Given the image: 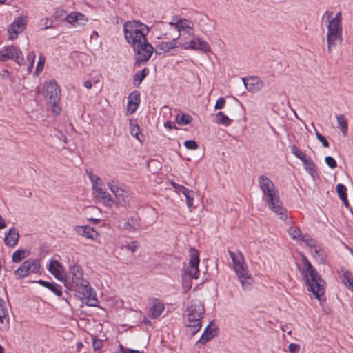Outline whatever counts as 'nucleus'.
Segmentation results:
<instances>
[{
    "label": "nucleus",
    "instance_id": "1",
    "mask_svg": "<svg viewBox=\"0 0 353 353\" xmlns=\"http://www.w3.org/2000/svg\"><path fill=\"white\" fill-rule=\"evenodd\" d=\"M260 189L263 192V198L268 205L269 208L274 213L280 215L281 219L287 218V210L283 207L279 192L274 184L270 178L265 175L259 177Z\"/></svg>",
    "mask_w": 353,
    "mask_h": 353
},
{
    "label": "nucleus",
    "instance_id": "2",
    "mask_svg": "<svg viewBox=\"0 0 353 353\" xmlns=\"http://www.w3.org/2000/svg\"><path fill=\"white\" fill-rule=\"evenodd\" d=\"M302 262L305 269L301 270V274L305 281L307 289L313 293L315 297L320 301L323 300L325 294V281L313 267L306 256H302Z\"/></svg>",
    "mask_w": 353,
    "mask_h": 353
},
{
    "label": "nucleus",
    "instance_id": "3",
    "mask_svg": "<svg viewBox=\"0 0 353 353\" xmlns=\"http://www.w3.org/2000/svg\"><path fill=\"white\" fill-rule=\"evenodd\" d=\"M123 33L127 43L131 46L147 39L150 28L139 20L126 21L123 26Z\"/></svg>",
    "mask_w": 353,
    "mask_h": 353
},
{
    "label": "nucleus",
    "instance_id": "4",
    "mask_svg": "<svg viewBox=\"0 0 353 353\" xmlns=\"http://www.w3.org/2000/svg\"><path fill=\"white\" fill-rule=\"evenodd\" d=\"M205 312V308L201 301L194 300L191 301L187 307V319L185 322V326L189 329L191 336L195 335L201 328V319Z\"/></svg>",
    "mask_w": 353,
    "mask_h": 353
},
{
    "label": "nucleus",
    "instance_id": "5",
    "mask_svg": "<svg viewBox=\"0 0 353 353\" xmlns=\"http://www.w3.org/2000/svg\"><path fill=\"white\" fill-rule=\"evenodd\" d=\"M341 12H339L336 14L335 17L328 21L327 25V41L329 52H331V49L335 47L338 42H341L343 28L341 26Z\"/></svg>",
    "mask_w": 353,
    "mask_h": 353
},
{
    "label": "nucleus",
    "instance_id": "6",
    "mask_svg": "<svg viewBox=\"0 0 353 353\" xmlns=\"http://www.w3.org/2000/svg\"><path fill=\"white\" fill-rule=\"evenodd\" d=\"M70 289L76 292L83 303L90 307L97 306L99 301L97 299L96 292L87 280L85 279L82 282L70 286Z\"/></svg>",
    "mask_w": 353,
    "mask_h": 353
},
{
    "label": "nucleus",
    "instance_id": "7",
    "mask_svg": "<svg viewBox=\"0 0 353 353\" xmlns=\"http://www.w3.org/2000/svg\"><path fill=\"white\" fill-rule=\"evenodd\" d=\"M46 99L50 105L52 112L58 115L61 112V108L59 105L61 99V89L54 80H50L47 82L46 85Z\"/></svg>",
    "mask_w": 353,
    "mask_h": 353
},
{
    "label": "nucleus",
    "instance_id": "8",
    "mask_svg": "<svg viewBox=\"0 0 353 353\" xmlns=\"http://www.w3.org/2000/svg\"><path fill=\"white\" fill-rule=\"evenodd\" d=\"M107 185L120 205L123 207L130 206L132 192L125 185L117 181H111L108 182Z\"/></svg>",
    "mask_w": 353,
    "mask_h": 353
},
{
    "label": "nucleus",
    "instance_id": "9",
    "mask_svg": "<svg viewBox=\"0 0 353 353\" xmlns=\"http://www.w3.org/2000/svg\"><path fill=\"white\" fill-rule=\"evenodd\" d=\"M135 57V65L141 66L145 64L154 52V47L148 42V39L131 46Z\"/></svg>",
    "mask_w": 353,
    "mask_h": 353
},
{
    "label": "nucleus",
    "instance_id": "10",
    "mask_svg": "<svg viewBox=\"0 0 353 353\" xmlns=\"http://www.w3.org/2000/svg\"><path fill=\"white\" fill-rule=\"evenodd\" d=\"M8 60H12L19 65H22L25 63L22 51L13 45L6 46L0 50V62Z\"/></svg>",
    "mask_w": 353,
    "mask_h": 353
},
{
    "label": "nucleus",
    "instance_id": "11",
    "mask_svg": "<svg viewBox=\"0 0 353 353\" xmlns=\"http://www.w3.org/2000/svg\"><path fill=\"white\" fill-rule=\"evenodd\" d=\"M41 265L39 261L35 259H28L14 271L17 279H23L31 274L40 272Z\"/></svg>",
    "mask_w": 353,
    "mask_h": 353
},
{
    "label": "nucleus",
    "instance_id": "12",
    "mask_svg": "<svg viewBox=\"0 0 353 353\" xmlns=\"http://www.w3.org/2000/svg\"><path fill=\"white\" fill-rule=\"evenodd\" d=\"M170 27L174 28L178 34H181V40H183L185 34L188 36H194V23L185 19L173 17L172 20L168 23Z\"/></svg>",
    "mask_w": 353,
    "mask_h": 353
},
{
    "label": "nucleus",
    "instance_id": "13",
    "mask_svg": "<svg viewBox=\"0 0 353 353\" xmlns=\"http://www.w3.org/2000/svg\"><path fill=\"white\" fill-rule=\"evenodd\" d=\"M28 17L20 15L17 17L8 28V39L13 40L17 38L26 28L28 23Z\"/></svg>",
    "mask_w": 353,
    "mask_h": 353
},
{
    "label": "nucleus",
    "instance_id": "14",
    "mask_svg": "<svg viewBox=\"0 0 353 353\" xmlns=\"http://www.w3.org/2000/svg\"><path fill=\"white\" fill-rule=\"evenodd\" d=\"M191 37L192 39L190 41L182 42L179 46L185 50H198L204 53L210 51V47L205 40L194 35Z\"/></svg>",
    "mask_w": 353,
    "mask_h": 353
},
{
    "label": "nucleus",
    "instance_id": "15",
    "mask_svg": "<svg viewBox=\"0 0 353 353\" xmlns=\"http://www.w3.org/2000/svg\"><path fill=\"white\" fill-rule=\"evenodd\" d=\"M200 263L199 253L193 248L190 250L189 265L185 268V272L190 277L197 279L199 276V265Z\"/></svg>",
    "mask_w": 353,
    "mask_h": 353
},
{
    "label": "nucleus",
    "instance_id": "16",
    "mask_svg": "<svg viewBox=\"0 0 353 353\" xmlns=\"http://www.w3.org/2000/svg\"><path fill=\"white\" fill-rule=\"evenodd\" d=\"M88 21V17L79 12H71L66 17V23L77 30L83 29Z\"/></svg>",
    "mask_w": 353,
    "mask_h": 353
},
{
    "label": "nucleus",
    "instance_id": "17",
    "mask_svg": "<svg viewBox=\"0 0 353 353\" xmlns=\"http://www.w3.org/2000/svg\"><path fill=\"white\" fill-rule=\"evenodd\" d=\"M228 253L232 259L234 270L236 273L247 270L245 261L241 252L239 250H236L235 252L229 250Z\"/></svg>",
    "mask_w": 353,
    "mask_h": 353
},
{
    "label": "nucleus",
    "instance_id": "18",
    "mask_svg": "<svg viewBox=\"0 0 353 353\" xmlns=\"http://www.w3.org/2000/svg\"><path fill=\"white\" fill-rule=\"evenodd\" d=\"M172 187L175 189L176 192L178 193H182L185 197L186 203L189 208H192L194 205V193L192 190L183 186L181 185L177 184L174 182H172Z\"/></svg>",
    "mask_w": 353,
    "mask_h": 353
},
{
    "label": "nucleus",
    "instance_id": "19",
    "mask_svg": "<svg viewBox=\"0 0 353 353\" xmlns=\"http://www.w3.org/2000/svg\"><path fill=\"white\" fill-rule=\"evenodd\" d=\"M181 34H178L176 37L172 38L171 41L161 42L157 46L156 53L159 54L169 52L171 50L179 46L181 43L178 40L180 39Z\"/></svg>",
    "mask_w": 353,
    "mask_h": 353
},
{
    "label": "nucleus",
    "instance_id": "20",
    "mask_svg": "<svg viewBox=\"0 0 353 353\" xmlns=\"http://www.w3.org/2000/svg\"><path fill=\"white\" fill-rule=\"evenodd\" d=\"M83 275V270L79 265H70L69 268V278L71 279L72 281L69 283L70 285L72 286L85 280Z\"/></svg>",
    "mask_w": 353,
    "mask_h": 353
},
{
    "label": "nucleus",
    "instance_id": "21",
    "mask_svg": "<svg viewBox=\"0 0 353 353\" xmlns=\"http://www.w3.org/2000/svg\"><path fill=\"white\" fill-rule=\"evenodd\" d=\"M48 271L60 281H66V274L64 272L63 267L58 261H51L49 264Z\"/></svg>",
    "mask_w": 353,
    "mask_h": 353
},
{
    "label": "nucleus",
    "instance_id": "22",
    "mask_svg": "<svg viewBox=\"0 0 353 353\" xmlns=\"http://www.w3.org/2000/svg\"><path fill=\"white\" fill-rule=\"evenodd\" d=\"M243 81L246 89L251 92L259 91L263 86L262 80L257 77L243 78Z\"/></svg>",
    "mask_w": 353,
    "mask_h": 353
},
{
    "label": "nucleus",
    "instance_id": "23",
    "mask_svg": "<svg viewBox=\"0 0 353 353\" xmlns=\"http://www.w3.org/2000/svg\"><path fill=\"white\" fill-rule=\"evenodd\" d=\"M9 325V312L5 301L0 298V329L7 330Z\"/></svg>",
    "mask_w": 353,
    "mask_h": 353
},
{
    "label": "nucleus",
    "instance_id": "24",
    "mask_svg": "<svg viewBox=\"0 0 353 353\" xmlns=\"http://www.w3.org/2000/svg\"><path fill=\"white\" fill-rule=\"evenodd\" d=\"M19 234L15 228H11L5 233L4 243L10 248H14L18 243Z\"/></svg>",
    "mask_w": 353,
    "mask_h": 353
},
{
    "label": "nucleus",
    "instance_id": "25",
    "mask_svg": "<svg viewBox=\"0 0 353 353\" xmlns=\"http://www.w3.org/2000/svg\"><path fill=\"white\" fill-rule=\"evenodd\" d=\"M216 330L209 324L205 329L199 340L196 342L197 345H203L216 336Z\"/></svg>",
    "mask_w": 353,
    "mask_h": 353
},
{
    "label": "nucleus",
    "instance_id": "26",
    "mask_svg": "<svg viewBox=\"0 0 353 353\" xmlns=\"http://www.w3.org/2000/svg\"><path fill=\"white\" fill-rule=\"evenodd\" d=\"M75 231L79 235L92 240L96 239L98 236V232L89 226H77Z\"/></svg>",
    "mask_w": 353,
    "mask_h": 353
},
{
    "label": "nucleus",
    "instance_id": "27",
    "mask_svg": "<svg viewBox=\"0 0 353 353\" xmlns=\"http://www.w3.org/2000/svg\"><path fill=\"white\" fill-rule=\"evenodd\" d=\"M243 290H248L253 283L254 279L248 270L236 273Z\"/></svg>",
    "mask_w": 353,
    "mask_h": 353
},
{
    "label": "nucleus",
    "instance_id": "28",
    "mask_svg": "<svg viewBox=\"0 0 353 353\" xmlns=\"http://www.w3.org/2000/svg\"><path fill=\"white\" fill-rule=\"evenodd\" d=\"M164 304L157 299H154L151 307L150 308L149 316L152 319L158 318L164 310Z\"/></svg>",
    "mask_w": 353,
    "mask_h": 353
},
{
    "label": "nucleus",
    "instance_id": "29",
    "mask_svg": "<svg viewBox=\"0 0 353 353\" xmlns=\"http://www.w3.org/2000/svg\"><path fill=\"white\" fill-rule=\"evenodd\" d=\"M94 195L99 202L102 203L107 207H112L114 203V200L112 196L105 190V188Z\"/></svg>",
    "mask_w": 353,
    "mask_h": 353
},
{
    "label": "nucleus",
    "instance_id": "30",
    "mask_svg": "<svg viewBox=\"0 0 353 353\" xmlns=\"http://www.w3.org/2000/svg\"><path fill=\"white\" fill-rule=\"evenodd\" d=\"M37 282L41 285L49 289L57 296H61L62 295V288L60 285L55 283L46 281L43 280H39Z\"/></svg>",
    "mask_w": 353,
    "mask_h": 353
},
{
    "label": "nucleus",
    "instance_id": "31",
    "mask_svg": "<svg viewBox=\"0 0 353 353\" xmlns=\"http://www.w3.org/2000/svg\"><path fill=\"white\" fill-rule=\"evenodd\" d=\"M310 252L316 261L321 263L325 262L326 254L324 250L320 245H315L312 249H310Z\"/></svg>",
    "mask_w": 353,
    "mask_h": 353
},
{
    "label": "nucleus",
    "instance_id": "32",
    "mask_svg": "<svg viewBox=\"0 0 353 353\" xmlns=\"http://www.w3.org/2000/svg\"><path fill=\"white\" fill-rule=\"evenodd\" d=\"M141 228L140 220L136 217H130L124 223L123 228L128 231H136Z\"/></svg>",
    "mask_w": 353,
    "mask_h": 353
},
{
    "label": "nucleus",
    "instance_id": "33",
    "mask_svg": "<svg viewBox=\"0 0 353 353\" xmlns=\"http://www.w3.org/2000/svg\"><path fill=\"white\" fill-rule=\"evenodd\" d=\"M148 73L149 70L146 68L136 73L134 76V85L136 87H138L145 78V77L148 74Z\"/></svg>",
    "mask_w": 353,
    "mask_h": 353
},
{
    "label": "nucleus",
    "instance_id": "34",
    "mask_svg": "<svg viewBox=\"0 0 353 353\" xmlns=\"http://www.w3.org/2000/svg\"><path fill=\"white\" fill-rule=\"evenodd\" d=\"M232 121L228 116H226L223 112H219L216 114V123L224 126H228Z\"/></svg>",
    "mask_w": 353,
    "mask_h": 353
},
{
    "label": "nucleus",
    "instance_id": "35",
    "mask_svg": "<svg viewBox=\"0 0 353 353\" xmlns=\"http://www.w3.org/2000/svg\"><path fill=\"white\" fill-rule=\"evenodd\" d=\"M343 282L350 290L353 292V274L350 272L345 271L343 272Z\"/></svg>",
    "mask_w": 353,
    "mask_h": 353
},
{
    "label": "nucleus",
    "instance_id": "36",
    "mask_svg": "<svg viewBox=\"0 0 353 353\" xmlns=\"http://www.w3.org/2000/svg\"><path fill=\"white\" fill-rule=\"evenodd\" d=\"M104 339H99L97 336H92V343L95 353H101L100 350L103 347Z\"/></svg>",
    "mask_w": 353,
    "mask_h": 353
},
{
    "label": "nucleus",
    "instance_id": "37",
    "mask_svg": "<svg viewBox=\"0 0 353 353\" xmlns=\"http://www.w3.org/2000/svg\"><path fill=\"white\" fill-rule=\"evenodd\" d=\"M303 163L304 168L305 170L311 175H313L315 172V165L313 161L307 157L305 159H304L303 161H301Z\"/></svg>",
    "mask_w": 353,
    "mask_h": 353
},
{
    "label": "nucleus",
    "instance_id": "38",
    "mask_svg": "<svg viewBox=\"0 0 353 353\" xmlns=\"http://www.w3.org/2000/svg\"><path fill=\"white\" fill-rule=\"evenodd\" d=\"M336 119L339 128L343 134L345 135L347 132V123L345 116L343 114H339L336 116Z\"/></svg>",
    "mask_w": 353,
    "mask_h": 353
},
{
    "label": "nucleus",
    "instance_id": "39",
    "mask_svg": "<svg viewBox=\"0 0 353 353\" xmlns=\"http://www.w3.org/2000/svg\"><path fill=\"white\" fill-rule=\"evenodd\" d=\"M29 254L26 250H17L12 254V261L14 263H18L25 257H26Z\"/></svg>",
    "mask_w": 353,
    "mask_h": 353
},
{
    "label": "nucleus",
    "instance_id": "40",
    "mask_svg": "<svg viewBox=\"0 0 353 353\" xmlns=\"http://www.w3.org/2000/svg\"><path fill=\"white\" fill-rule=\"evenodd\" d=\"M191 121H192V117L188 114H178L177 116L176 117V121L179 125H187V124L190 123L191 122Z\"/></svg>",
    "mask_w": 353,
    "mask_h": 353
},
{
    "label": "nucleus",
    "instance_id": "41",
    "mask_svg": "<svg viewBox=\"0 0 353 353\" xmlns=\"http://www.w3.org/2000/svg\"><path fill=\"white\" fill-rule=\"evenodd\" d=\"M288 232H289V234L290 235V236L293 239L296 240V241H300L301 239V236H303L301 234L300 229L299 228L294 227V226L290 227L289 228Z\"/></svg>",
    "mask_w": 353,
    "mask_h": 353
},
{
    "label": "nucleus",
    "instance_id": "42",
    "mask_svg": "<svg viewBox=\"0 0 353 353\" xmlns=\"http://www.w3.org/2000/svg\"><path fill=\"white\" fill-rule=\"evenodd\" d=\"M68 14L62 8H57L54 13V18L60 21L66 22V17Z\"/></svg>",
    "mask_w": 353,
    "mask_h": 353
},
{
    "label": "nucleus",
    "instance_id": "43",
    "mask_svg": "<svg viewBox=\"0 0 353 353\" xmlns=\"http://www.w3.org/2000/svg\"><path fill=\"white\" fill-rule=\"evenodd\" d=\"M39 26L41 30L52 28L53 27L52 19L50 18L41 19L39 21Z\"/></svg>",
    "mask_w": 353,
    "mask_h": 353
},
{
    "label": "nucleus",
    "instance_id": "44",
    "mask_svg": "<svg viewBox=\"0 0 353 353\" xmlns=\"http://www.w3.org/2000/svg\"><path fill=\"white\" fill-rule=\"evenodd\" d=\"M291 152L298 159L303 161L307 157V155L295 145L290 146Z\"/></svg>",
    "mask_w": 353,
    "mask_h": 353
},
{
    "label": "nucleus",
    "instance_id": "45",
    "mask_svg": "<svg viewBox=\"0 0 353 353\" xmlns=\"http://www.w3.org/2000/svg\"><path fill=\"white\" fill-rule=\"evenodd\" d=\"M130 134L135 137L137 140H139V125L136 123L132 122V121L130 123Z\"/></svg>",
    "mask_w": 353,
    "mask_h": 353
},
{
    "label": "nucleus",
    "instance_id": "46",
    "mask_svg": "<svg viewBox=\"0 0 353 353\" xmlns=\"http://www.w3.org/2000/svg\"><path fill=\"white\" fill-rule=\"evenodd\" d=\"M300 241L305 242L306 245L310 249H312L315 245H316V241L312 239L310 235L306 234L301 236Z\"/></svg>",
    "mask_w": 353,
    "mask_h": 353
},
{
    "label": "nucleus",
    "instance_id": "47",
    "mask_svg": "<svg viewBox=\"0 0 353 353\" xmlns=\"http://www.w3.org/2000/svg\"><path fill=\"white\" fill-rule=\"evenodd\" d=\"M336 192L341 200L345 199L347 197V188L343 184H338L336 185Z\"/></svg>",
    "mask_w": 353,
    "mask_h": 353
},
{
    "label": "nucleus",
    "instance_id": "48",
    "mask_svg": "<svg viewBox=\"0 0 353 353\" xmlns=\"http://www.w3.org/2000/svg\"><path fill=\"white\" fill-rule=\"evenodd\" d=\"M45 61V57L43 54H40L39 56V60L35 70V73L37 74H39L43 70Z\"/></svg>",
    "mask_w": 353,
    "mask_h": 353
},
{
    "label": "nucleus",
    "instance_id": "49",
    "mask_svg": "<svg viewBox=\"0 0 353 353\" xmlns=\"http://www.w3.org/2000/svg\"><path fill=\"white\" fill-rule=\"evenodd\" d=\"M128 101H132L136 104L140 103V93L137 91L132 92L128 97Z\"/></svg>",
    "mask_w": 353,
    "mask_h": 353
},
{
    "label": "nucleus",
    "instance_id": "50",
    "mask_svg": "<svg viewBox=\"0 0 353 353\" xmlns=\"http://www.w3.org/2000/svg\"><path fill=\"white\" fill-rule=\"evenodd\" d=\"M103 186L104 185H103V183L101 179L99 181L92 183V187L94 194H96L97 193L100 192L102 190L104 189Z\"/></svg>",
    "mask_w": 353,
    "mask_h": 353
},
{
    "label": "nucleus",
    "instance_id": "51",
    "mask_svg": "<svg viewBox=\"0 0 353 353\" xmlns=\"http://www.w3.org/2000/svg\"><path fill=\"white\" fill-rule=\"evenodd\" d=\"M117 353H141L139 350L125 348L121 344H119Z\"/></svg>",
    "mask_w": 353,
    "mask_h": 353
},
{
    "label": "nucleus",
    "instance_id": "52",
    "mask_svg": "<svg viewBox=\"0 0 353 353\" xmlns=\"http://www.w3.org/2000/svg\"><path fill=\"white\" fill-rule=\"evenodd\" d=\"M85 172L91 182V183H94L97 181H99L101 180V178L98 176L97 175L92 173L91 170H85Z\"/></svg>",
    "mask_w": 353,
    "mask_h": 353
},
{
    "label": "nucleus",
    "instance_id": "53",
    "mask_svg": "<svg viewBox=\"0 0 353 353\" xmlns=\"http://www.w3.org/2000/svg\"><path fill=\"white\" fill-rule=\"evenodd\" d=\"M139 105V104H136L132 101H128V105H127V110H128V112H129V114H132L134 112H135L136 110H137Z\"/></svg>",
    "mask_w": 353,
    "mask_h": 353
},
{
    "label": "nucleus",
    "instance_id": "54",
    "mask_svg": "<svg viewBox=\"0 0 353 353\" xmlns=\"http://www.w3.org/2000/svg\"><path fill=\"white\" fill-rule=\"evenodd\" d=\"M184 145L187 149L195 150L198 148V145L196 141L193 140H188L184 142Z\"/></svg>",
    "mask_w": 353,
    "mask_h": 353
},
{
    "label": "nucleus",
    "instance_id": "55",
    "mask_svg": "<svg viewBox=\"0 0 353 353\" xmlns=\"http://www.w3.org/2000/svg\"><path fill=\"white\" fill-rule=\"evenodd\" d=\"M139 243L137 241H132L127 243L123 247L130 250L131 252H134L137 249Z\"/></svg>",
    "mask_w": 353,
    "mask_h": 353
},
{
    "label": "nucleus",
    "instance_id": "56",
    "mask_svg": "<svg viewBox=\"0 0 353 353\" xmlns=\"http://www.w3.org/2000/svg\"><path fill=\"white\" fill-rule=\"evenodd\" d=\"M326 164L331 168H335L337 166L336 161L332 157L327 156L325 158Z\"/></svg>",
    "mask_w": 353,
    "mask_h": 353
},
{
    "label": "nucleus",
    "instance_id": "57",
    "mask_svg": "<svg viewBox=\"0 0 353 353\" xmlns=\"http://www.w3.org/2000/svg\"><path fill=\"white\" fill-rule=\"evenodd\" d=\"M316 136L317 139L322 143L323 147L328 148L329 147V143L322 134H321L318 131H316Z\"/></svg>",
    "mask_w": 353,
    "mask_h": 353
},
{
    "label": "nucleus",
    "instance_id": "58",
    "mask_svg": "<svg viewBox=\"0 0 353 353\" xmlns=\"http://www.w3.org/2000/svg\"><path fill=\"white\" fill-rule=\"evenodd\" d=\"M225 104V99L223 97H220L217 99L214 108L216 110L222 109L224 108Z\"/></svg>",
    "mask_w": 353,
    "mask_h": 353
},
{
    "label": "nucleus",
    "instance_id": "59",
    "mask_svg": "<svg viewBox=\"0 0 353 353\" xmlns=\"http://www.w3.org/2000/svg\"><path fill=\"white\" fill-rule=\"evenodd\" d=\"M288 349L291 353H298L299 350V346L294 343H290L288 346Z\"/></svg>",
    "mask_w": 353,
    "mask_h": 353
},
{
    "label": "nucleus",
    "instance_id": "60",
    "mask_svg": "<svg viewBox=\"0 0 353 353\" xmlns=\"http://www.w3.org/2000/svg\"><path fill=\"white\" fill-rule=\"evenodd\" d=\"M36 55L34 52H30L27 54L26 59L29 63H34Z\"/></svg>",
    "mask_w": 353,
    "mask_h": 353
},
{
    "label": "nucleus",
    "instance_id": "61",
    "mask_svg": "<svg viewBox=\"0 0 353 353\" xmlns=\"http://www.w3.org/2000/svg\"><path fill=\"white\" fill-rule=\"evenodd\" d=\"M164 127L168 130H172L175 128L174 125L171 121H166L164 123Z\"/></svg>",
    "mask_w": 353,
    "mask_h": 353
},
{
    "label": "nucleus",
    "instance_id": "62",
    "mask_svg": "<svg viewBox=\"0 0 353 353\" xmlns=\"http://www.w3.org/2000/svg\"><path fill=\"white\" fill-rule=\"evenodd\" d=\"M84 86L87 88V89H90L92 86V81H85L84 82Z\"/></svg>",
    "mask_w": 353,
    "mask_h": 353
},
{
    "label": "nucleus",
    "instance_id": "63",
    "mask_svg": "<svg viewBox=\"0 0 353 353\" xmlns=\"http://www.w3.org/2000/svg\"><path fill=\"white\" fill-rule=\"evenodd\" d=\"M6 227V225L5 223V221L2 218V216L0 215V229H3Z\"/></svg>",
    "mask_w": 353,
    "mask_h": 353
},
{
    "label": "nucleus",
    "instance_id": "64",
    "mask_svg": "<svg viewBox=\"0 0 353 353\" xmlns=\"http://www.w3.org/2000/svg\"><path fill=\"white\" fill-rule=\"evenodd\" d=\"M332 12H330V11H326L325 14L323 15V18L324 17H327V20H330V17H332Z\"/></svg>",
    "mask_w": 353,
    "mask_h": 353
}]
</instances>
